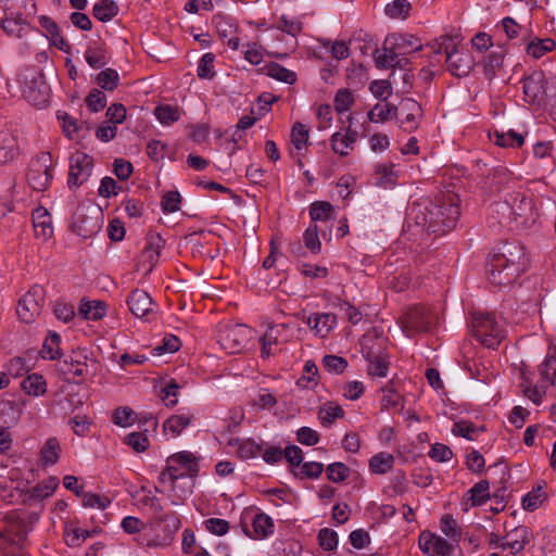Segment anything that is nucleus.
<instances>
[{"label": "nucleus", "mask_w": 556, "mask_h": 556, "mask_svg": "<svg viewBox=\"0 0 556 556\" xmlns=\"http://www.w3.org/2000/svg\"><path fill=\"white\" fill-rule=\"evenodd\" d=\"M198 458L188 451L170 455L161 472L159 482L162 492L168 494L173 505H180L192 493V479L198 475Z\"/></svg>", "instance_id": "nucleus-1"}, {"label": "nucleus", "mask_w": 556, "mask_h": 556, "mask_svg": "<svg viewBox=\"0 0 556 556\" xmlns=\"http://www.w3.org/2000/svg\"><path fill=\"white\" fill-rule=\"evenodd\" d=\"M459 197L454 192L447 191L442 194L438 203L432 204L431 208L420 204H413L409 216L417 225L426 227L431 232H444L455 227L459 216Z\"/></svg>", "instance_id": "nucleus-2"}, {"label": "nucleus", "mask_w": 556, "mask_h": 556, "mask_svg": "<svg viewBox=\"0 0 556 556\" xmlns=\"http://www.w3.org/2000/svg\"><path fill=\"white\" fill-rule=\"evenodd\" d=\"M526 266L525 248L519 244H508L504 252L493 255L490 262L489 279L495 286H508L526 269Z\"/></svg>", "instance_id": "nucleus-3"}, {"label": "nucleus", "mask_w": 556, "mask_h": 556, "mask_svg": "<svg viewBox=\"0 0 556 556\" xmlns=\"http://www.w3.org/2000/svg\"><path fill=\"white\" fill-rule=\"evenodd\" d=\"M498 206L502 210L503 217L516 222L522 228H530L540 217L532 198L523 192H508Z\"/></svg>", "instance_id": "nucleus-4"}, {"label": "nucleus", "mask_w": 556, "mask_h": 556, "mask_svg": "<svg viewBox=\"0 0 556 556\" xmlns=\"http://www.w3.org/2000/svg\"><path fill=\"white\" fill-rule=\"evenodd\" d=\"M180 527V519L175 513H165L151 525L150 533L144 532L137 541L146 547H165L173 542Z\"/></svg>", "instance_id": "nucleus-5"}, {"label": "nucleus", "mask_w": 556, "mask_h": 556, "mask_svg": "<svg viewBox=\"0 0 556 556\" xmlns=\"http://www.w3.org/2000/svg\"><path fill=\"white\" fill-rule=\"evenodd\" d=\"M23 96L27 102L37 108H45L50 99V87L43 74L37 68H25L18 74Z\"/></svg>", "instance_id": "nucleus-6"}, {"label": "nucleus", "mask_w": 556, "mask_h": 556, "mask_svg": "<svg viewBox=\"0 0 556 556\" xmlns=\"http://www.w3.org/2000/svg\"><path fill=\"white\" fill-rule=\"evenodd\" d=\"M7 527L0 532V556H17L26 539V526L15 513L5 516Z\"/></svg>", "instance_id": "nucleus-7"}, {"label": "nucleus", "mask_w": 556, "mask_h": 556, "mask_svg": "<svg viewBox=\"0 0 556 556\" xmlns=\"http://www.w3.org/2000/svg\"><path fill=\"white\" fill-rule=\"evenodd\" d=\"M472 327L477 340L489 349L497 348L505 338V330L493 314L475 313Z\"/></svg>", "instance_id": "nucleus-8"}, {"label": "nucleus", "mask_w": 556, "mask_h": 556, "mask_svg": "<svg viewBox=\"0 0 556 556\" xmlns=\"http://www.w3.org/2000/svg\"><path fill=\"white\" fill-rule=\"evenodd\" d=\"M45 304V290L40 286L31 287L18 301L16 313L21 321L30 324L41 314Z\"/></svg>", "instance_id": "nucleus-9"}, {"label": "nucleus", "mask_w": 556, "mask_h": 556, "mask_svg": "<svg viewBox=\"0 0 556 556\" xmlns=\"http://www.w3.org/2000/svg\"><path fill=\"white\" fill-rule=\"evenodd\" d=\"M52 157L49 153H41L30 163L27 175L29 186L37 191L46 190L52 180Z\"/></svg>", "instance_id": "nucleus-10"}, {"label": "nucleus", "mask_w": 556, "mask_h": 556, "mask_svg": "<svg viewBox=\"0 0 556 556\" xmlns=\"http://www.w3.org/2000/svg\"><path fill=\"white\" fill-rule=\"evenodd\" d=\"M251 329L243 325H228L219 331L218 343L229 354L240 352L249 341Z\"/></svg>", "instance_id": "nucleus-11"}, {"label": "nucleus", "mask_w": 556, "mask_h": 556, "mask_svg": "<svg viewBox=\"0 0 556 556\" xmlns=\"http://www.w3.org/2000/svg\"><path fill=\"white\" fill-rule=\"evenodd\" d=\"M93 168V160L84 152H75L70 159L68 186L79 187L88 180Z\"/></svg>", "instance_id": "nucleus-12"}, {"label": "nucleus", "mask_w": 556, "mask_h": 556, "mask_svg": "<svg viewBox=\"0 0 556 556\" xmlns=\"http://www.w3.org/2000/svg\"><path fill=\"white\" fill-rule=\"evenodd\" d=\"M58 485L59 479L55 477H49L27 491H17L18 496L16 502L25 505H31L34 502H39L51 496Z\"/></svg>", "instance_id": "nucleus-13"}, {"label": "nucleus", "mask_w": 556, "mask_h": 556, "mask_svg": "<svg viewBox=\"0 0 556 556\" xmlns=\"http://www.w3.org/2000/svg\"><path fill=\"white\" fill-rule=\"evenodd\" d=\"M163 245L164 241L160 236H151L139 255L138 270H142L146 275L150 274L159 262Z\"/></svg>", "instance_id": "nucleus-14"}, {"label": "nucleus", "mask_w": 556, "mask_h": 556, "mask_svg": "<svg viewBox=\"0 0 556 556\" xmlns=\"http://www.w3.org/2000/svg\"><path fill=\"white\" fill-rule=\"evenodd\" d=\"M362 354L365 359H376L380 355H384L387 339L382 336V332L372 328L368 330L361 341Z\"/></svg>", "instance_id": "nucleus-15"}, {"label": "nucleus", "mask_w": 556, "mask_h": 556, "mask_svg": "<svg viewBox=\"0 0 556 556\" xmlns=\"http://www.w3.org/2000/svg\"><path fill=\"white\" fill-rule=\"evenodd\" d=\"M395 46L396 41L386 37L383 46L376 49L374 58L378 68H392L401 64V55Z\"/></svg>", "instance_id": "nucleus-16"}, {"label": "nucleus", "mask_w": 556, "mask_h": 556, "mask_svg": "<svg viewBox=\"0 0 556 556\" xmlns=\"http://www.w3.org/2000/svg\"><path fill=\"white\" fill-rule=\"evenodd\" d=\"M357 137V131L351 129V127L336 131L330 138L331 150L340 156H346L354 149Z\"/></svg>", "instance_id": "nucleus-17"}, {"label": "nucleus", "mask_w": 556, "mask_h": 556, "mask_svg": "<svg viewBox=\"0 0 556 556\" xmlns=\"http://www.w3.org/2000/svg\"><path fill=\"white\" fill-rule=\"evenodd\" d=\"M17 137L8 129L0 131V166L13 163L20 155Z\"/></svg>", "instance_id": "nucleus-18"}, {"label": "nucleus", "mask_w": 556, "mask_h": 556, "mask_svg": "<svg viewBox=\"0 0 556 556\" xmlns=\"http://www.w3.org/2000/svg\"><path fill=\"white\" fill-rule=\"evenodd\" d=\"M306 324L315 336L326 338L336 328L337 316L332 313H313Z\"/></svg>", "instance_id": "nucleus-19"}, {"label": "nucleus", "mask_w": 556, "mask_h": 556, "mask_svg": "<svg viewBox=\"0 0 556 556\" xmlns=\"http://www.w3.org/2000/svg\"><path fill=\"white\" fill-rule=\"evenodd\" d=\"M285 325H275L267 328L261 338V353L263 357H269L276 352V348L287 341L283 337Z\"/></svg>", "instance_id": "nucleus-20"}, {"label": "nucleus", "mask_w": 556, "mask_h": 556, "mask_svg": "<svg viewBox=\"0 0 556 556\" xmlns=\"http://www.w3.org/2000/svg\"><path fill=\"white\" fill-rule=\"evenodd\" d=\"M401 123L406 131H413L418 128L421 117V106L413 99H404L400 106Z\"/></svg>", "instance_id": "nucleus-21"}, {"label": "nucleus", "mask_w": 556, "mask_h": 556, "mask_svg": "<svg viewBox=\"0 0 556 556\" xmlns=\"http://www.w3.org/2000/svg\"><path fill=\"white\" fill-rule=\"evenodd\" d=\"M419 545L429 556H446L451 552V545L443 538L432 533H421Z\"/></svg>", "instance_id": "nucleus-22"}, {"label": "nucleus", "mask_w": 556, "mask_h": 556, "mask_svg": "<svg viewBox=\"0 0 556 556\" xmlns=\"http://www.w3.org/2000/svg\"><path fill=\"white\" fill-rule=\"evenodd\" d=\"M404 331L407 336L414 332L426 331L429 327L428 313L424 307L410 308L403 319Z\"/></svg>", "instance_id": "nucleus-23"}, {"label": "nucleus", "mask_w": 556, "mask_h": 556, "mask_svg": "<svg viewBox=\"0 0 556 556\" xmlns=\"http://www.w3.org/2000/svg\"><path fill=\"white\" fill-rule=\"evenodd\" d=\"M127 304L131 313L137 317L148 316L153 312L154 303L151 296L143 290H134L128 299Z\"/></svg>", "instance_id": "nucleus-24"}, {"label": "nucleus", "mask_w": 556, "mask_h": 556, "mask_svg": "<svg viewBox=\"0 0 556 556\" xmlns=\"http://www.w3.org/2000/svg\"><path fill=\"white\" fill-rule=\"evenodd\" d=\"M531 531L528 527L519 526L505 535L507 548L510 549L513 555L523 551L526 545L530 543Z\"/></svg>", "instance_id": "nucleus-25"}, {"label": "nucleus", "mask_w": 556, "mask_h": 556, "mask_svg": "<svg viewBox=\"0 0 556 556\" xmlns=\"http://www.w3.org/2000/svg\"><path fill=\"white\" fill-rule=\"evenodd\" d=\"M33 226L37 238L47 240L53 233L51 217L45 207H37L33 212Z\"/></svg>", "instance_id": "nucleus-26"}, {"label": "nucleus", "mask_w": 556, "mask_h": 556, "mask_svg": "<svg viewBox=\"0 0 556 556\" xmlns=\"http://www.w3.org/2000/svg\"><path fill=\"white\" fill-rule=\"evenodd\" d=\"M85 59L92 68H101L109 61V53L105 45L101 41H92L88 45Z\"/></svg>", "instance_id": "nucleus-27"}, {"label": "nucleus", "mask_w": 556, "mask_h": 556, "mask_svg": "<svg viewBox=\"0 0 556 556\" xmlns=\"http://www.w3.org/2000/svg\"><path fill=\"white\" fill-rule=\"evenodd\" d=\"M399 178L393 163H379L375 166V184L382 188H390L395 185Z\"/></svg>", "instance_id": "nucleus-28"}, {"label": "nucleus", "mask_w": 556, "mask_h": 556, "mask_svg": "<svg viewBox=\"0 0 556 556\" xmlns=\"http://www.w3.org/2000/svg\"><path fill=\"white\" fill-rule=\"evenodd\" d=\"M21 389L28 395L39 397L47 393V381L42 375L29 374L22 380Z\"/></svg>", "instance_id": "nucleus-29"}, {"label": "nucleus", "mask_w": 556, "mask_h": 556, "mask_svg": "<svg viewBox=\"0 0 556 556\" xmlns=\"http://www.w3.org/2000/svg\"><path fill=\"white\" fill-rule=\"evenodd\" d=\"M229 445H237L236 454L244 460L254 458L263 452V444L253 439L230 440Z\"/></svg>", "instance_id": "nucleus-30"}, {"label": "nucleus", "mask_w": 556, "mask_h": 556, "mask_svg": "<svg viewBox=\"0 0 556 556\" xmlns=\"http://www.w3.org/2000/svg\"><path fill=\"white\" fill-rule=\"evenodd\" d=\"M489 137L496 146L503 148H519L525 142L523 136L511 129L506 132L494 130Z\"/></svg>", "instance_id": "nucleus-31"}, {"label": "nucleus", "mask_w": 556, "mask_h": 556, "mask_svg": "<svg viewBox=\"0 0 556 556\" xmlns=\"http://www.w3.org/2000/svg\"><path fill=\"white\" fill-rule=\"evenodd\" d=\"M192 421V416L189 414L173 415L165 420L163 431L166 435L172 438L178 437Z\"/></svg>", "instance_id": "nucleus-32"}, {"label": "nucleus", "mask_w": 556, "mask_h": 556, "mask_svg": "<svg viewBox=\"0 0 556 556\" xmlns=\"http://www.w3.org/2000/svg\"><path fill=\"white\" fill-rule=\"evenodd\" d=\"M79 314L89 320H100L106 314V304L102 301H85L79 306Z\"/></svg>", "instance_id": "nucleus-33"}, {"label": "nucleus", "mask_w": 556, "mask_h": 556, "mask_svg": "<svg viewBox=\"0 0 556 556\" xmlns=\"http://www.w3.org/2000/svg\"><path fill=\"white\" fill-rule=\"evenodd\" d=\"M252 527L254 532V539L267 538L269 534L274 532L275 528L273 519L264 513H257L253 517Z\"/></svg>", "instance_id": "nucleus-34"}, {"label": "nucleus", "mask_w": 556, "mask_h": 556, "mask_svg": "<svg viewBox=\"0 0 556 556\" xmlns=\"http://www.w3.org/2000/svg\"><path fill=\"white\" fill-rule=\"evenodd\" d=\"M467 502L470 506H481L490 498V483L488 480H481L467 492Z\"/></svg>", "instance_id": "nucleus-35"}, {"label": "nucleus", "mask_w": 556, "mask_h": 556, "mask_svg": "<svg viewBox=\"0 0 556 556\" xmlns=\"http://www.w3.org/2000/svg\"><path fill=\"white\" fill-rule=\"evenodd\" d=\"M522 89L528 101L534 102L543 94L542 75L533 74L522 80Z\"/></svg>", "instance_id": "nucleus-36"}, {"label": "nucleus", "mask_w": 556, "mask_h": 556, "mask_svg": "<svg viewBox=\"0 0 556 556\" xmlns=\"http://www.w3.org/2000/svg\"><path fill=\"white\" fill-rule=\"evenodd\" d=\"M61 445L56 438H49L41 451H40V460L43 466H52L56 464L60 457Z\"/></svg>", "instance_id": "nucleus-37"}, {"label": "nucleus", "mask_w": 556, "mask_h": 556, "mask_svg": "<svg viewBox=\"0 0 556 556\" xmlns=\"http://www.w3.org/2000/svg\"><path fill=\"white\" fill-rule=\"evenodd\" d=\"M555 47L556 43L552 37H534V39L528 43L527 52L534 59H540L545 53L554 50Z\"/></svg>", "instance_id": "nucleus-38"}, {"label": "nucleus", "mask_w": 556, "mask_h": 556, "mask_svg": "<svg viewBox=\"0 0 556 556\" xmlns=\"http://www.w3.org/2000/svg\"><path fill=\"white\" fill-rule=\"evenodd\" d=\"M118 13V5L113 0H99L92 9L93 16L101 22L111 21Z\"/></svg>", "instance_id": "nucleus-39"}, {"label": "nucleus", "mask_w": 556, "mask_h": 556, "mask_svg": "<svg viewBox=\"0 0 556 556\" xmlns=\"http://www.w3.org/2000/svg\"><path fill=\"white\" fill-rule=\"evenodd\" d=\"M397 108L383 102L377 103L374 108L368 112L367 117L372 123H383L394 116H396Z\"/></svg>", "instance_id": "nucleus-40"}, {"label": "nucleus", "mask_w": 556, "mask_h": 556, "mask_svg": "<svg viewBox=\"0 0 556 556\" xmlns=\"http://www.w3.org/2000/svg\"><path fill=\"white\" fill-rule=\"evenodd\" d=\"M312 222H326L334 217L333 206L326 201H316L309 207Z\"/></svg>", "instance_id": "nucleus-41"}, {"label": "nucleus", "mask_w": 556, "mask_h": 556, "mask_svg": "<svg viewBox=\"0 0 556 556\" xmlns=\"http://www.w3.org/2000/svg\"><path fill=\"white\" fill-rule=\"evenodd\" d=\"M1 27L8 35L28 33L30 29L29 24L22 15L5 17L1 22Z\"/></svg>", "instance_id": "nucleus-42"}, {"label": "nucleus", "mask_w": 556, "mask_h": 556, "mask_svg": "<svg viewBox=\"0 0 556 556\" xmlns=\"http://www.w3.org/2000/svg\"><path fill=\"white\" fill-rule=\"evenodd\" d=\"M394 457L386 452L378 453L369 460V468L374 473L383 475L393 467Z\"/></svg>", "instance_id": "nucleus-43"}, {"label": "nucleus", "mask_w": 556, "mask_h": 556, "mask_svg": "<svg viewBox=\"0 0 556 556\" xmlns=\"http://www.w3.org/2000/svg\"><path fill=\"white\" fill-rule=\"evenodd\" d=\"M60 369L64 375H71L73 377H85L88 372L87 364L79 357H71L70 359H64L61 363Z\"/></svg>", "instance_id": "nucleus-44"}, {"label": "nucleus", "mask_w": 556, "mask_h": 556, "mask_svg": "<svg viewBox=\"0 0 556 556\" xmlns=\"http://www.w3.org/2000/svg\"><path fill=\"white\" fill-rule=\"evenodd\" d=\"M98 533L97 530L88 531L77 527L67 526L64 530L65 542L68 546H79L91 534Z\"/></svg>", "instance_id": "nucleus-45"}, {"label": "nucleus", "mask_w": 556, "mask_h": 556, "mask_svg": "<svg viewBox=\"0 0 556 556\" xmlns=\"http://www.w3.org/2000/svg\"><path fill=\"white\" fill-rule=\"evenodd\" d=\"M546 500V494L541 485L532 489L522 498V507L526 510L533 511L538 509Z\"/></svg>", "instance_id": "nucleus-46"}, {"label": "nucleus", "mask_w": 556, "mask_h": 556, "mask_svg": "<svg viewBox=\"0 0 556 556\" xmlns=\"http://www.w3.org/2000/svg\"><path fill=\"white\" fill-rule=\"evenodd\" d=\"M83 506L87 508H97L104 510L111 504V498L104 494L91 492L81 493Z\"/></svg>", "instance_id": "nucleus-47"}, {"label": "nucleus", "mask_w": 556, "mask_h": 556, "mask_svg": "<svg viewBox=\"0 0 556 556\" xmlns=\"http://www.w3.org/2000/svg\"><path fill=\"white\" fill-rule=\"evenodd\" d=\"M154 114L157 121L163 125H170L180 118L179 109L168 104L156 106Z\"/></svg>", "instance_id": "nucleus-48"}, {"label": "nucleus", "mask_w": 556, "mask_h": 556, "mask_svg": "<svg viewBox=\"0 0 556 556\" xmlns=\"http://www.w3.org/2000/svg\"><path fill=\"white\" fill-rule=\"evenodd\" d=\"M368 362L367 372L372 377L384 378L389 371L388 354L380 355L376 359H366Z\"/></svg>", "instance_id": "nucleus-49"}, {"label": "nucleus", "mask_w": 556, "mask_h": 556, "mask_svg": "<svg viewBox=\"0 0 556 556\" xmlns=\"http://www.w3.org/2000/svg\"><path fill=\"white\" fill-rule=\"evenodd\" d=\"M393 41H396L395 48L400 55H405L419 50L422 42L419 37H391Z\"/></svg>", "instance_id": "nucleus-50"}, {"label": "nucleus", "mask_w": 556, "mask_h": 556, "mask_svg": "<svg viewBox=\"0 0 556 556\" xmlns=\"http://www.w3.org/2000/svg\"><path fill=\"white\" fill-rule=\"evenodd\" d=\"M97 84L104 90L113 91L119 83V75L113 68H105L97 75Z\"/></svg>", "instance_id": "nucleus-51"}, {"label": "nucleus", "mask_w": 556, "mask_h": 556, "mask_svg": "<svg viewBox=\"0 0 556 556\" xmlns=\"http://www.w3.org/2000/svg\"><path fill=\"white\" fill-rule=\"evenodd\" d=\"M277 404V399L267 389H261L251 400V405L257 409H271Z\"/></svg>", "instance_id": "nucleus-52"}, {"label": "nucleus", "mask_w": 556, "mask_h": 556, "mask_svg": "<svg viewBox=\"0 0 556 556\" xmlns=\"http://www.w3.org/2000/svg\"><path fill=\"white\" fill-rule=\"evenodd\" d=\"M343 409L333 403L324 405L318 412V418L323 425H331L337 418L343 416Z\"/></svg>", "instance_id": "nucleus-53"}, {"label": "nucleus", "mask_w": 556, "mask_h": 556, "mask_svg": "<svg viewBox=\"0 0 556 556\" xmlns=\"http://www.w3.org/2000/svg\"><path fill=\"white\" fill-rule=\"evenodd\" d=\"M60 336L51 333L45 340L41 354L43 358L55 359L60 356Z\"/></svg>", "instance_id": "nucleus-54"}, {"label": "nucleus", "mask_w": 556, "mask_h": 556, "mask_svg": "<svg viewBox=\"0 0 556 556\" xmlns=\"http://www.w3.org/2000/svg\"><path fill=\"white\" fill-rule=\"evenodd\" d=\"M75 225L77 226L80 232H84V236L94 233L100 228L99 220L97 217L84 218L80 212H77L75 214Z\"/></svg>", "instance_id": "nucleus-55"}, {"label": "nucleus", "mask_w": 556, "mask_h": 556, "mask_svg": "<svg viewBox=\"0 0 556 556\" xmlns=\"http://www.w3.org/2000/svg\"><path fill=\"white\" fill-rule=\"evenodd\" d=\"M410 9V3L407 0H393L384 8V12L392 18H404L407 16Z\"/></svg>", "instance_id": "nucleus-56"}, {"label": "nucleus", "mask_w": 556, "mask_h": 556, "mask_svg": "<svg viewBox=\"0 0 556 556\" xmlns=\"http://www.w3.org/2000/svg\"><path fill=\"white\" fill-rule=\"evenodd\" d=\"M305 247L313 253L317 254L321 250V242L318 237V228L315 224L309 225L303 235Z\"/></svg>", "instance_id": "nucleus-57"}, {"label": "nucleus", "mask_w": 556, "mask_h": 556, "mask_svg": "<svg viewBox=\"0 0 556 556\" xmlns=\"http://www.w3.org/2000/svg\"><path fill=\"white\" fill-rule=\"evenodd\" d=\"M323 366L328 372L338 375L346 369L348 362L341 356L326 355L323 358Z\"/></svg>", "instance_id": "nucleus-58"}, {"label": "nucleus", "mask_w": 556, "mask_h": 556, "mask_svg": "<svg viewBox=\"0 0 556 556\" xmlns=\"http://www.w3.org/2000/svg\"><path fill=\"white\" fill-rule=\"evenodd\" d=\"M354 103V96L349 89H339L334 97V109L338 113L346 112Z\"/></svg>", "instance_id": "nucleus-59"}, {"label": "nucleus", "mask_w": 556, "mask_h": 556, "mask_svg": "<svg viewBox=\"0 0 556 556\" xmlns=\"http://www.w3.org/2000/svg\"><path fill=\"white\" fill-rule=\"evenodd\" d=\"M214 54L205 53L198 65V76L202 79H212L215 75L214 72Z\"/></svg>", "instance_id": "nucleus-60"}, {"label": "nucleus", "mask_w": 556, "mask_h": 556, "mask_svg": "<svg viewBox=\"0 0 556 556\" xmlns=\"http://www.w3.org/2000/svg\"><path fill=\"white\" fill-rule=\"evenodd\" d=\"M308 140V129L301 123H295L291 130V142L296 150L304 148Z\"/></svg>", "instance_id": "nucleus-61"}, {"label": "nucleus", "mask_w": 556, "mask_h": 556, "mask_svg": "<svg viewBox=\"0 0 556 556\" xmlns=\"http://www.w3.org/2000/svg\"><path fill=\"white\" fill-rule=\"evenodd\" d=\"M326 473L330 481L338 483L349 477L350 469L343 463H333L327 467Z\"/></svg>", "instance_id": "nucleus-62"}, {"label": "nucleus", "mask_w": 556, "mask_h": 556, "mask_svg": "<svg viewBox=\"0 0 556 556\" xmlns=\"http://www.w3.org/2000/svg\"><path fill=\"white\" fill-rule=\"evenodd\" d=\"M124 442L137 453L144 452L149 446V439L140 432L128 433Z\"/></svg>", "instance_id": "nucleus-63"}, {"label": "nucleus", "mask_w": 556, "mask_h": 556, "mask_svg": "<svg viewBox=\"0 0 556 556\" xmlns=\"http://www.w3.org/2000/svg\"><path fill=\"white\" fill-rule=\"evenodd\" d=\"M277 28L287 35H296L303 30V23L295 18H288L282 15L277 24Z\"/></svg>", "instance_id": "nucleus-64"}]
</instances>
